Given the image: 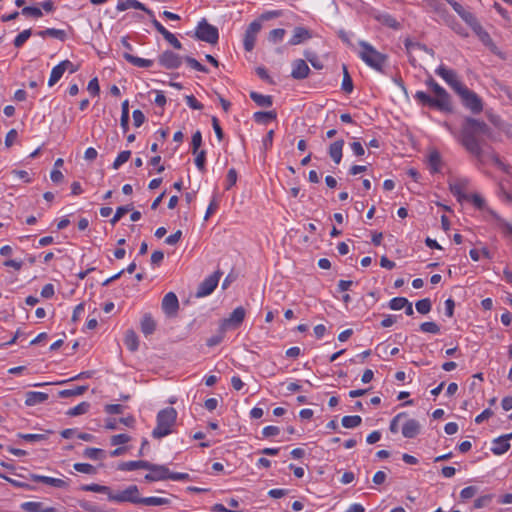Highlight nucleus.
<instances>
[{"instance_id": "f257e3e1", "label": "nucleus", "mask_w": 512, "mask_h": 512, "mask_svg": "<svg viewBox=\"0 0 512 512\" xmlns=\"http://www.w3.org/2000/svg\"><path fill=\"white\" fill-rule=\"evenodd\" d=\"M444 127L450 132L457 142L471 155L478 159L483 156V137L490 131L489 126L484 122L472 117H466L459 132L447 122Z\"/></svg>"}, {"instance_id": "f03ea898", "label": "nucleus", "mask_w": 512, "mask_h": 512, "mask_svg": "<svg viewBox=\"0 0 512 512\" xmlns=\"http://www.w3.org/2000/svg\"><path fill=\"white\" fill-rule=\"evenodd\" d=\"M177 411L173 407H167L158 412L156 417V426L152 431V437L161 439L173 433V427L176 424Z\"/></svg>"}, {"instance_id": "7ed1b4c3", "label": "nucleus", "mask_w": 512, "mask_h": 512, "mask_svg": "<svg viewBox=\"0 0 512 512\" xmlns=\"http://www.w3.org/2000/svg\"><path fill=\"white\" fill-rule=\"evenodd\" d=\"M360 51L358 53L361 60L369 67L382 72L387 60V56L377 51L366 41L359 42Z\"/></svg>"}, {"instance_id": "20e7f679", "label": "nucleus", "mask_w": 512, "mask_h": 512, "mask_svg": "<svg viewBox=\"0 0 512 512\" xmlns=\"http://www.w3.org/2000/svg\"><path fill=\"white\" fill-rule=\"evenodd\" d=\"M426 85L435 94V97H433L435 99V108L440 111L451 112L452 105L447 91L431 77L426 80Z\"/></svg>"}, {"instance_id": "39448f33", "label": "nucleus", "mask_w": 512, "mask_h": 512, "mask_svg": "<svg viewBox=\"0 0 512 512\" xmlns=\"http://www.w3.org/2000/svg\"><path fill=\"white\" fill-rule=\"evenodd\" d=\"M449 3L454 11L484 40L485 37H489L488 33L485 32L478 22L476 17L469 11L465 10L464 7L453 0H445Z\"/></svg>"}, {"instance_id": "423d86ee", "label": "nucleus", "mask_w": 512, "mask_h": 512, "mask_svg": "<svg viewBox=\"0 0 512 512\" xmlns=\"http://www.w3.org/2000/svg\"><path fill=\"white\" fill-rule=\"evenodd\" d=\"M195 36L201 41L216 44L219 39V32L217 27L209 24L206 19H202L196 27Z\"/></svg>"}, {"instance_id": "0eeeda50", "label": "nucleus", "mask_w": 512, "mask_h": 512, "mask_svg": "<svg viewBox=\"0 0 512 512\" xmlns=\"http://www.w3.org/2000/svg\"><path fill=\"white\" fill-rule=\"evenodd\" d=\"M458 95L461 97L463 105L472 113L478 114L483 110L481 98L466 86L459 91Z\"/></svg>"}, {"instance_id": "6e6552de", "label": "nucleus", "mask_w": 512, "mask_h": 512, "mask_svg": "<svg viewBox=\"0 0 512 512\" xmlns=\"http://www.w3.org/2000/svg\"><path fill=\"white\" fill-rule=\"evenodd\" d=\"M435 73L438 76H440L457 94L465 86L458 79L457 73L454 70L449 69L444 65H440L435 70Z\"/></svg>"}, {"instance_id": "1a4fd4ad", "label": "nucleus", "mask_w": 512, "mask_h": 512, "mask_svg": "<svg viewBox=\"0 0 512 512\" xmlns=\"http://www.w3.org/2000/svg\"><path fill=\"white\" fill-rule=\"evenodd\" d=\"M221 275L222 272L217 270L213 274L205 278L198 286V289L196 291V297L201 298L210 295L217 287Z\"/></svg>"}, {"instance_id": "9d476101", "label": "nucleus", "mask_w": 512, "mask_h": 512, "mask_svg": "<svg viewBox=\"0 0 512 512\" xmlns=\"http://www.w3.org/2000/svg\"><path fill=\"white\" fill-rule=\"evenodd\" d=\"M246 315V311L242 306L235 308L229 317L223 319L220 324V330L226 331L228 329L238 328Z\"/></svg>"}, {"instance_id": "9b49d317", "label": "nucleus", "mask_w": 512, "mask_h": 512, "mask_svg": "<svg viewBox=\"0 0 512 512\" xmlns=\"http://www.w3.org/2000/svg\"><path fill=\"white\" fill-rule=\"evenodd\" d=\"M147 473L144 477L147 482H156L169 479V469L165 465L148 463Z\"/></svg>"}, {"instance_id": "f8f14e48", "label": "nucleus", "mask_w": 512, "mask_h": 512, "mask_svg": "<svg viewBox=\"0 0 512 512\" xmlns=\"http://www.w3.org/2000/svg\"><path fill=\"white\" fill-rule=\"evenodd\" d=\"M140 493L136 485H130L123 491H118L115 494L116 503L129 502L133 504H140Z\"/></svg>"}, {"instance_id": "ddd939ff", "label": "nucleus", "mask_w": 512, "mask_h": 512, "mask_svg": "<svg viewBox=\"0 0 512 512\" xmlns=\"http://www.w3.org/2000/svg\"><path fill=\"white\" fill-rule=\"evenodd\" d=\"M261 27L262 26L259 21H253L247 27L243 39V44L246 51H252L254 49L257 34L261 30Z\"/></svg>"}, {"instance_id": "4468645a", "label": "nucleus", "mask_w": 512, "mask_h": 512, "mask_svg": "<svg viewBox=\"0 0 512 512\" xmlns=\"http://www.w3.org/2000/svg\"><path fill=\"white\" fill-rule=\"evenodd\" d=\"M161 307L168 317L176 316L179 310V301L176 294L174 292L167 293L162 299Z\"/></svg>"}, {"instance_id": "2eb2a0df", "label": "nucleus", "mask_w": 512, "mask_h": 512, "mask_svg": "<svg viewBox=\"0 0 512 512\" xmlns=\"http://www.w3.org/2000/svg\"><path fill=\"white\" fill-rule=\"evenodd\" d=\"M158 61L166 69H176L182 63L181 57L170 50L164 51L159 56Z\"/></svg>"}, {"instance_id": "dca6fc26", "label": "nucleus", "mask_w": 512, "mask_h": 512, "mask_svg": "<svg viewBox=\"0 0 512 512\" xmlns=\"http://www.w3.org/2000/svg\"><path fill=\"white\" fill-rule=\"evenodd\" d=\"M31 479L34 482L43 483V484H46V485H49V486H52L55 488H60V489H66L69 486V482L67 479L54 478V477L38 475V474H32Z\"/></svg>"}, {"instance_id": "f3484780", "label": "nucleus", "mask_w": 512, "mask_h": 512, "mask_svg": "<svg viewBox=\"0 0 512 512\" xmlns=\"http://www.w3.org/2000/svg\"><path fill=\"white\" fill-rule=\"evenodd\" d=\"M404 45H405L407 54L409 56V60H410L412 65H415V63H416V59L414 57V53H416L418 51H424L426 53H429L430 55H433V50L432 49L427 48L425 45H423V44H421L419 42H414L410 38H406L404 40Z\"/></svg>"}, {"instance_id": "a211bd4d", "label": "nucleus", "mask_w": 512, "mask_h": 512, "mask_svg": "<svg viewBox=\"0 0 512 512\" xmlns=\"http://www.w3.org/2000/svg\"><path fill=\"white\" fill-rule=\"evenodd\" d=\"M151 23L154 28L164 37V39L169 42L175 49H181L182 44L177 39V37L169 32L155 17L151 18Z\"/></svg>"}, {"instance_id": "6ab92c4d", "label": "nucleus", "mask_w": 512, "mask_h": 512, "mask_svg": "<svg viewBox=\"0 0 512 512\" xmlns=\"http://www.w3.org/2000/svg\"><path fill=\"white\" fill-rule=\"evenodd\" d=\"M116 9L118 11H125L128 9L142 10L147 13L150 18L154 17V13L138 0H119Z\"/></svg>"}, {"instance_id": "aec40b11", "label": "nucleus", "mask_w": 512, "mask_h": 512, "mask_svg": "<svg viewBox=\"0 0 512 512\" xmlns=\"http://www.w3.org/2000/svg\"><path fill=\"white\" fill-rule=\"evenodd\" d=\"M512 438L511 434H506L503 436H500L493 440L491 451L495 455H502L506 453L510 448V439Z\"/></svg>"}, {"instance_id": "412c9836", "label": "nucleus", "mask_w": 512, "mask_h": 512, "mask_svg": "<svg viewBox=\"0 0 512 512\" xmlns=\"http://www.w3.org/2000/svg\"><path fill=\"white\" fill-rule=\"evenodd\" d=\"M312 37L311 32L302 26L295 27L292 37L289 39V45L295 46L303 43Z\"/></svg>"}, {"instance_id": "4be33fe9", "label": "nucleus", "mask_w": 512, "mask_h": 512, "mask_svg": "<svg viewBox=\"0 0 512 512\" xmlns=\"http://www.w3.org/2000/svg\"><path fill=\"white\" fill-rule=\"evenodd\" d=\"M488 213L494 218L496 226L503 235L512 239V224L500 217L494 210L488 209Z\"/></svg>"}, {"instance_id": "5701e85b", "label": "nucleus", "mask_w": 512, "mask_h": 512, "mask_svg": "<svg viewBox=\"0 0 512 512\" xmlns=\"http://www.w3.org/2000/svg\"><path fill=\"white\" fill-rule=\"evenodd\" d=\"M488 213L494 218L496 226L503 235L512 239V224L500 217L494 210L488 209Z\"/></svg>"}, {"instance_id": "b1692460", "label": "nucleus", "mask_w": 512, "mask_h": 512, "mask_svg": "<svg viewBox=\"0 0 512 512\" xmlns=\"http://www.w3.org/2000/svg\"><path fill=\"white\" fill-rule=\"evenodd\" d=\"M310 69L307 63L302 59H297L292 64L291 76L294 79H304L308 76Z\"/></svg>"}, {"instance_id": "393cba45", "label": "nucleus", "mask_w": 512, "mask_h": 512, "mask_svg": "<svg viewBox=\"0 0 512 512\" xmlns=\"http://www.w3.org/2000/svg\"><path fill=\"white\" fill-rule=\"evenodd\" d=\"M420 424L415 419H408L402 426V434L405 438H414L420 432Z\"/></svg>"}, {"instance_id": "a878e982", "label": "nucleus", "mask_w": 512, "mask_h": 512, "mask_svg": "<svg viewBox=\"0 0 512 512\" xmlns=\"http://www.w3.org/2000/svg\"><path fill=\"white\" fill-rule=\"evenodd\" d=\"M344 147V140L339 139L330 144L328 154L335 164H339L342 159V151Z\"/></svg>"}, {"instance_id": "bb28decb", "label": "nucleus", "mask_w": 512, "mask_h": 512, "mask_svg": "<svg viewBox=\"0 0 512 512\" xmlns=\"http://www.w3.org/2000/svg\"><path fill=\"white\" fill-rule=\"evenodd\" d=\"M48 399V394L38 391H29L25 395V404L27 406H35L43 403Z\"/></svg>"}, {"instance_id": "cd10ccee", "label": "nucleus", "mask_w": 512, "mask_h": 512, "mask_svg": "<svg viewBox=\"0 0 512 512\" xmlns=\"http://www.w3.org/2000/svg\"><path fill=\"white\" fill-rule=\"evenodd\" d=\"M123 57L127 62L136 67L149 68L153 65V60L140 58L130 54L129 52L123 53Z\"/></svg>"}, {"instance_id": "c85d7f7f", "label": "nucleus", "mask_w": 512, "mask_h": 512, "mask_svg": "<svg viewBox=\"0 0 512 512\" xmlns=\"http://www.w3.org/2000/svg\"><path fill=\"white\" fill-rule=\"evenodd\" d=\"M156 329V322L150 314H145L141 320V331L145 336L154 333Z\"/></svg>"}, {"instance_id": "c756f323", "label": "nucleus", "mask_w": 512, "mask_h": 512, "mask_svg": "<svg viewBox=\"0 0 512 512\" xmlns=\"http://www.w3.org/2000/svg\"><path fill=\"white\" fill-rule=\"evenodd\" d=\"M428 164L431 173H438L442 167V158L438 151L434 150L430 152L428 157Z\"/></svg>"}, {"instance_id": "7c9ffc66", "label": "nucleus", "mask_w": 512, "mask_h": 512, "mask_svg": "<svg viewBox=\"0 0 512 512\" xmlns=\"http://www.w3.org/2000/svg\"><path fill=\"white\" fill-rule=\"evenodd\" d=\"M148 461L138 460V461H127L122 462L118 465V469L121 471H133L137 469H147Z\"/></svg>"}, {"instance_id": "2f4dec72", "label": "nucleus", "mask_w": 512, "mask_h": 512, "mask_svg": "<svg viewBox=\"0 0 512 512\" xmlns=\"http://www.w3.org/2000/svg\"><path fill=\"white\" fill-rule=\"evenodd\" d=\"M124 344L131 351H137L139 347V339L137 334L133 330H128L125 333Z\"/></svg>"}, {"instance_id": "473e14b6", "label": "nucleus", "mask_w": 512, "mask_h": 512, "mask_svg": "<svg viewBox=\"0 0 512 512\" xmlns=\"http://www.w3.org/2000/svg\"><path fill=\"white\" fill-rule=\"evenodd\" d=\"M140 504L147 505V506H164L170 504V500L168 498L163 497H141L140 498Z\"/></svg>"}, {"instance_id": "72a5a7b5", "label": "nucleus", "mask_w": 512, "mask_h": 512, "mask_svg": "<svg viewBox=\"0 0 512 512\" xmlns=\"http://www.w3.org/2000/svg\"><path fill=\"white\" fill-rule=\"evenodd\" d=\"M466 185H467L466 180H459L455 183L450 184L451 193L454 196H456L459 201H461L463 198H466V195L464 194Z\"/></svg>"}, {"instance_id": "f704fd0d", "label": "nucleus", "mask_w": 512, "mask_h": 512, "mask_svg": "<svg viewBox=\"0 0 512 512\" xmlns=\"http://www.w3.org/2000/svg\"><path fill=\"white\" fill-rule=\"evenodd\" d=\"M277 113L275 111H258L253 115L254 120L257 123L266 124L271 120L276 119Z\"/></svg>"}, {"instance_id": "c9c22d12", "label": "nucleus", "mask_w": 512, "mask_h": 512, "mask_svg": "<svg viewBox=\"0 0 512 512\" xmlns=\"http://www.w3.org/2000/svg\"><path fill=\"white\" fill-rule=\"evenodd\" d=\"M250 98L258 105L262 107H270L272 105V97L269 95H262L255 91L250 93Z\"/></svg>"}, {"instance_id": "e433bc0d", "label": "nucleus", "mask_w": 512, "mask_h": 512, "mask_svg": "<svg viewBox=\"0 0 512 512\" xmlns=\"http://www.w3.org/2000/svg\"><path fill=\"white\" fill-rule=\"evenodd\" d=\"M377 20L383 25L398 30L401 28V24L390 14H380L377 16Z\"/></svg>"}, {"instance_id": "4c0bfd02", "label": "nucleus", "mask_w": 512, "mask_h": 512, "mask_svg": "<svg viewBox=\"0 0 512 512\" xmlns=\"http://www.w3.org/2000/svg\"><path fill=\"white\" fill-rule=\"evenodd\" d=\"M120 125L124 132L128 130L129 125V102L128 100L123 101L121 105V118Z\"/></svg>"}, {"instance_id": "58836bf2", "label": "nucleus", "mask_w": 512, "mask_h": 512, "mask_svg": "<svg viewBox=\"0 0 512 512\" xmlns=\"http://www.w3.org/2000/svg\"><path fill=\"white\" fill-rule=\"evenodd\" d=\"M64 72H65L64 71V67H62L61 63H59L58 65L53 67L52 71H51V74H50V78L48 80V85L50 87L55 85L61 79V77L63 76Z\"/></svg>"}, {"instance_id": "ea45409f", "label": "nucleus", "mask_w": 512, "mask_h": 512, "mask_svg": "<svg viewBox=\"0 0 512 512\" xmlns=\"http://www.w3.org/2000/svg\"><path fill=\"white\" fill-rule=\"evenodd\" d=\"M341 422L343 427L352 429L361 424L362 418L359 415L344 416Z\"/></svg>"}, {"instance_id": "a19ab883", "label": "nucleus", "mask_w": 512, "mask_h": 512, "mask_svg": "<svg viewBox=\"0 0 512 512\" xmlns=\"http://www.w3.org/2000/svg\"><path fill=\"white\" fill-rule=\"evenodd\" d=\"M89 408L90 404L88 402L83 401L80 404L76 405L75 407L70 408L66 414L70 417L79 416L87 413Z\"/></svg>"}, {"instance_id": "79ce46f5", "label": "nucleus", "mask_w": 512, "mask_h": 512, "mask_svg": "<svg viewBox=\"0 0 512 512\" xmlns=\"http://www.w3.org/2000/svg\"><path fill=\"white\" fill-rule=\"evenodd\" d=\"M88 389V386H77L73 389H65L59 392V396L62 398H68L72 396H79L82 395L84 392H86Z\"/></svg>"}, {"instance_id": "37998d69", "label": "nucleus", "mask_w": 512, "mask_h": 512, "mask_svg": "<svg viewBox=\"0 0 512 512\" xmlns=\"http://www.w3.org/2000/svg\"><path fill=\"white\" fill-rule=\"evenodd\" d=\"M341 88L345 93L348 94L353 91V82L345 65H343V80Z\"/></svg>"}, {"instance_id": "c03bdc74", "label": "nucleus", "mask_w": 512, "mask_h": 512, "mask_svg": "<svg viewBox=\"0 0 512 512\" xmlns=\"http://www.w3.org/2000/svg\"><path fill=\"white\" fill-rule=\"evenodd\" d=\"M414 98L423 105L435 107V99L423 91H417L414 95Z\"/></svg>"}, {"instance_id": "a18cd8bd", "label": "nucleus", "mask_w": 512, "mask_h": 512, "mask_svg": "<svg viewBox=\"0 0 512 512\" xmlns=\"http://www.w3.org/2000/svg\"><path fill=\"white\" fill-rule=\"evenodd\" d=\"M445 0H429L427 4L432 8V10L440 16H444L446 11Z\"/></svg>"}, {"instance_id": "49530a36", "label": "nucleus", "mask_w": 512, "mask_h": 512, "mask_svg": "<svg viewBox=\"0 0 512 512\" xmlns=\"http://www.w3.org/2000/svg\"><path fill=\"white\" fill-rule=\"evenodd\" d=\"M130 157L131 151L125 150L120 152L112 164L113 169H119V167L126 163L130 159Z\"/></svg>"}, {"instance_id": "de8ad7c7", "label": "nucleus", "mask_w": 512, "mask_h": 512, "mask_svg": "<svg viewBox=\"0 0 512 512\" xmlns=\"http://www.w3.org/2000/svg\"><path fill=\"white\" fill-rule=\"evenodd\" d=\"M43 507H44V505L42 502H35V501L24 502L21 505V508L26 512H42Z\"/></svg>"}, {"instance_id": "09e8293b", "label": "nucleus", "mask_w": 512, "mask_h": 512, "mask_svg": "<svg viewBox=\"0 0 512 512\" xmlns=\"http://www.w3.org/2000/svg\"><path fill=\"white\" fill-rule=\"evenodd\" d=\"M132 210L131 205L120 206L116 209L114 216L111 218L110 223L115 225L127 212Z\"/></svg>"}, {"instance_id": "8fccbe9b", "label": "nucleus", "mask_w": 512, "mask_h": 512, "mask_svg": "<svg viewBox=\"0 0 512 512\" xmlns=\"http://www.w3.org/2000/svg\"><path fill=\"white\" fill-rule=\"evenodd\" d=\"M285 34H286V31L283 28L273 29L269 33L268 40L270 42L276 44V43L282 41V39L284 38Z\"/></svg>"}, {"instance_id": "3c124183", "label": "nucleus", "mask_w": 512, "mask_h": 512, "mask_svg": "<svg viewBox=\"0 0 512 512\" xmlns=\"http://www.w3.org/2000/svg\"><path fill=\"white\" fill-rule=\"evenodd\" d=\"M31 36V29H26L20 32L14 39V46L20 48Z\"/></svg>"}, {"instance_id": "603ef678", "label": "nucleus", "mask_w": 512, "mask_h": 512, "mask_svg": "<svg viewBox=\"0 0 512 512\" xmlns=\"http://www.w3.org/2000/svg\"><path fill=\"white\" fill-rule=\"evenodd\" d=\"M416 310L420 314H427L431 310V301L428 298L421 299L416 302Z\"/></svg>"}, {"instance_id": "864d4df0", "label": "nucleus", "mask_w": 512, "mask_h": 512, "mask_svg": "<svg viewBox=\"0 0 512 512\" xmlns=\"http://www.w3.org/2000/svg\"><path fill=\"white\" fill-rule=\"evenodd\" d=\"M478 491H479V488L476 487V486L465 487L460 492V498L463 501H466V500L471 499L472 497H474L478 493Z\"/></svg>"}, {"instance_id": "5fc2aeb1", "label": "nucleus", "mask_w": 512, "mask_h": 512, "mask_svg": "<svg viewBox=\"0 0 512 512\" xmlns=\"http://www.w3.org/2000/svg\"><path fill=\"white\" fill-rule=\"evenodd\" d=\"M408 304V300L404 297H395L390 300L389 307L392 310H401Z\"/></svg>"}, {"instance_id": "6e6d98bb", "label": "nucleus", "mask_w": 512, "mask_h": 512, "mask_svg": "<svg viewBox=\"0 0 512 512\" xmlns=\"http://www.w3.org/2000/svg\"><path fill=\"white\" fill-rule=\"evenodd\" d=\"M130 440H131V437L128 434L122 433V434L113 435L110 438V443L113 446H118V445L125 444V443L129 442Z\"/></svg>"}, {"instance_id": "4d7b16f0", "label": "nucleus", "mask_w": 512, "mask_h": 512, "mask_svg": "<svg viewBox=\"0 0 512 512\" xmlns=\"http://www.w3.org/2000/svg\"><path fill=\"white\" fill-rule=\"evenodd\" d=\"M73 467L77 472L84 474H94L96 472L95 467L88 463H75Z\"/></svg>"}, {"instance_id": "13d9d810", "label": "nucleus", "mask_w": 512, "mask_h": 512, "mask_svg": "<svg viewBox=\"0 0 512 512\" xmlns=\"http://www.w3.org/2000/svg\"><path fill=\"white\" fill-rule=\"evenodd\" d=\"M492 499H493V496L490 494L480 496L474 501L473 506L475 509H481L483 507L488 506L491 503Z\"/></svg>"}, {"instance_id": "bf43d9fd", "label": "nucleus", "mask_w": 512, "mask_h": 512, "mask_svg": "<svg viewBox=\"0 0 512 512\" xmlns=\"http://www.w3.org/2000/svg\"><path fill=\"white\" fill-rule=\"evenodd\" d=\"M407 414L405 412L398 413L390 422L389 430L391 433H397L399 431V422L402 418H405Z\"/></svg>"}, {"instance_id": "052dcab7", "label": "nucleus", "mask_w": 512, "mask_h": 512, "mask_svg": "<svg viewBox=\"0 0 512 512\" xmlns=\"http://www.w3.org/2000/svg\"><path fill=\"white\" fill-rule=\"evenodd\" d=\"M103 455V451L101 449H98V448H86L84 450V456L86 458H89V459H92V460H98L101 458V456Z\"/></svg>"}, {"instance_id": "680f3d73", "label": "nucleus", "mask_w": 512, "mask_h": 512, "mask_svg": "<svg viewBox=\"0 0 512 512\" xmlns=\"http://www.w3.org/2000/svg\"><path fill=\"white\" fill-rule=\"evenodd\" d=\"M185 61L191 68H193L196 71L203 72V73L208 72L207 68L204 65H202L200 62H198L195 58L186 57Z\"/></svg>"}, {"instance_id": "e2e57ef3", "label": "nucleus", "mask_w": 512, "mask_h": 512, "mask_svg": "<svg viewBox=\"0 0 512 512\" xmlns=\"http://www.w3.org/2000/svg\"><path fill=\"white\" fill-rule=\"evenodd\" d=\"M421 331L425 333L437 334L440 331L439 326L435 322H424L420 325Z\"/></svg>"}, {"instance_id": "0e129e2a", "label": "nucleus", "mask_w": 512, "mask_h": 512, "mask_svg": "<svg viewBox=\"0 0 512 512\" xmlns=\"http://www.w3.org/2000/svg\"><path fill=\"white\" fill-rule=\"evenodd\" d=\"M21 13L25 16H32L34 18H40L43 15L40 8L32 6L24 7Z\"/></svg>"}, {"instance_id": "69168bd1", "label": "nucleus", "mask_w": 512, "mask_h": 512, "mask_svg": "<svg viewBox=\"0 0 512 512\" xmlns=\"http://www.w3.org/2000/svg\"><path fill=\"white\" fill-rule=\"evenodd\" d=\"M195 158V165L199 169L200 172L205 171V161H206V152L204 150L197 151Z\"/></svg>"}, {"instance_id": "338daca9", "label": "nucleus", "mask_w": 512, "mask_h": 512, "mask_svg": "<svg viewBox=\"0 0 512 512\" xmlns=\"http://www.w3.org/2000/svg\"><path fill=\"white\" fill-rule=\"evenodd\" d=\"M46 33L49 37H53L56 39H59L61 41H64L66 38V32L61 29H55V28H47Z\"/></svg>"}, {"instance_id": "774afa93", "label": "nucleus", "mask_w": 512, "mask_h": 512, "mask_svg": "<svg viewBox=\"0 0 512 512\" xmlns=\"http://www.w3.org/2000/svg\"><path fill=\"white\" fill-rule=\"evenodd\" d=\"M186 104L194 110H202L203 104L200 103L193 95H187L185 97Z\"/></svg>"}]
</instances>
